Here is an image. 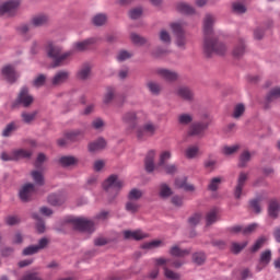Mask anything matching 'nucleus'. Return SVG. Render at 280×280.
Returning <instances> with one entry per match:
<instances>
[{"label": "nucleus", "instance_id": "1", "mask_svg": "<svg viewBox=\"0 0 280 280\" xmlns=\"http://www.w3.org/2000/svg\"><path fill=\"white\" fill-rule=\"evenodd\" d=\"M213 23L215 16L207 14L203 19V54L211 56H224L226 54V45L213 34Z\"/></svg>", "mask_w": 280, "mask_h": 280}, {"label": "nucleus", "instance_id": "2", "mask_svg": "<svg viewBox=\"0 0 280 280\" xmlns=\"http://www.w3.org/2000/svg\"><path fill=\"white\" fill-rule=\"evenodd\" d=\"M46 54L48 58L52 60V67H62L73 56V51L69 50L62 52V47L55 45L54 43H48L46 47Z\"/></svg>", "mask_w": 280, "mask_h": 280}, {"label": "nucleus", "instance_id": "3", "mask_svg": "<svg viewBox=\"0 0 280 280\" xmlns=\"http://www.w3.org/2000/svg\"><path fill=\"white\" fill-rule=\"evenodd\" d=\"M159 132V125L152 120L145 121L143 125L138 127L136 137L139 141H148L151 137H154Z\"/></svg>", "mask_w": 280, "mask_h": 280}, {"label": "nucleus", "instance_id": "4", "mask_svg": "<svg viewBox=\"0 0 280 280\" xmlns=\"http://www.w3.org/2000/svg\"><path fill=\"white\" fill-rule=\"evenodd\" d=\"M154 261L156 266H163L164 275L166 279H171V280L180 279V275L174 272L173 270H170L167 266H173V268H180V266H183V262H180L179 260L172 261L171 259H167V258H155Z\"/></svg>", "mask_w": 280, "mask_h": 280}, {"label": "nucleus", "instance_id": "5", "mask_svg": "<svg viewBox=\"0 0 280 280\" xmlns=\"http://www.w3.org/2000/svg\"><path fill=\"white\" fill-rule=\"evenodd\" d=\"M121 187H124V182L117 177V175H110L104 183L103 189L107 191V194H112V196H117L119 191H121Z\"/></svg>", "mask_w": 280, "mask_h": 280}, {"label": "nucleus", "instance_id": "6", "mask_svg": "<svg viewBox=\"0 0 280 280\" xmlns=\"http://www.w3.org/2000/svg\"><path fill=\"white\" fill-rule=\"evenodd\" d=\"M69 222L73 224L77 231H82L83 233H93L95 231V222L86 218H72Z\"/></svg>", "mask_w": 280, "mask_h": 280}, {"label": "nucleus", "instance_id": "7", "mask_svg": "<svg viewBox=\"0 0 280 280\" xmlns=\"http://www.w3.org/2000/svg\"><path fill=\"white\" fill-rule=\"evenodd\" d=\"M142 117H145V113L143 112H127L122 115V121L129 125L130 130H135L137 124H139V119Z\"/></svg>", "mask_w": 280, "mask_h": 280}, {"label": "nucleus", "instance_id": "8", "mask_svg": "<svg viewBox=\"0 0 280 280\" xmlns=\"http://www.w3.org/2000/svg\"><path fill=\"white\" fill-rule=\"evenodd\" d=\"M18 104H21L24 108H30L32 104H34V96L30 94V90L27 88H22L18 95Z\"/></svg>", "mask_w": 280, "mask_h": 280}, {"label": "nucleus", "instance_id": "9", "mask_svg": "<svg viewBox=\"0 0 280 280\" xmlns=\"http://www.w3.org/2000/svg\"><path fill=\"white\" fill-rule=\"evenodd\" d=\"M248 174L244 172L240 173L237 184L234 188V198H236V200H240V198H242V194L244 191V187L246 186Z\"/></svg>", "mask_w": 280, "mask_h": 280}, {"label": "nucleus", "instance_id": "10", "mask_svg": "<svg viewBox=\"0 0 280 280\" xmlns=\"http://www.w3.org/2000/svg\"><path fill=\"white\" fill-rule=\"evenodd\" d=\"M34 194H36V185L26 184L20 190V198H21V200H23V202H27V201L32 200V196H34Z\"/></svg>", "mask_w": 280, "mask_h": 280}, {"label": "nucleus", "instance_id": "11", "mask_svg": "<svg viewBox=\"0 0 280 280\" xmlns=\"http://www.w3.org/2000/svg\"><path fill=\"white\" fill-rule=\"evenodd\" d=\"M171 27L177 37L176 39L177 47H185L186 40H185V33L183 31V25H180L179 23H173L171 24Z\"/></svg>", "mask_w": 280, "mask_h": 280}, {"label": "nucleus", "instance_id": "12", "mask_svg": "<svg viewBox=\"0 0 280 280\" xmlns=\"http://www.w3.org/2000/svg\"><path fill=\"white\" fill-rule=\"evenodd\" d=\"M19 8V1L10 0L2 5H0V14H8L9 16H14L16 9Z\"/></svg>", "mask_w": 280, "mask_h": 280}, {"label": "nucleus", "instance_id": "13", "mask_svg": "<svg viewBox=\"0 0 280 280\" xmlns=\"http://www.w3.org/2000/svg\"><path fill=\"white\" fill-rule=\"evenodd\" d=\"M1 73L4 80H7V82H10L11 84L16 82V78H19L16 71L14 70V67H12L11 65L4 66L1 70Z\"/></svg>", "mask_w": 280, "mask_h": 280}, {"label": "nucleus", "instance_id": "14", "mask_svg": "<svg viewBox=\"0 0 280 280\" xmlns=\"http://www.w3.org/2000/svg\"><path fill=\"white\" fill-rule=\"evenodd\" d=\"M206 128H207V124L195 122L189 127L188 135L190 137H202V135H205Z\"/></svg>", "mask_w": 280, "mask_h": 280}, {"label": "nucleus", "instance_id": "15", "mask_svg": "<svg viewBox=\"0 0 280 280\" xmlns=\"http://www.w3.org/2000/svg\"><path fill=\"white\" fill-rule=\"evenodd\" d=\"M156 73L166 82H176V80H178V73L172 70L161 68L156 70Z\"/></svg>", "mask_w": 280, "mask_h": 280}, {"label": "nucleus", "instance_id": "16", "mask_svg": "<svg viewBox=\"0 0 280 280\" xmlns=\"http://www.w3.org/2000/svg\"><path fill=\"white\" fill-rule=\"evenodd\" d=\"M125 240H136V242H139L141 240H145L148 237L147 233H143L141 230L138 231H130L127 230L124 232Z\"/></svg>", "mask_w": 280, "mask_h": 280}, {"label": "nucleus", "instance_id": "17", "mask_svg": "<svg viewBox=\"0 0 280 280\" xmlns=\"http://www.w3.org/2000/svg\"><path fill=\"white\" fill-rule=\"evenodd\" d=\"M68 80H69V72L59 71L52 77L51 84L52 86H60V84H65V82H67Z\"/></svg>", "mask_w": 280, "mask_h": 280}, {"label": "nucleus", "instance_id": "18", "mask_svg": "<svg viewBox=\"0 0 280 280\" xmlns=\"http://www.w3.org/2000/svg\"><path fill=\"white\" fill-rule=\"evenodd\" d=\"M175 187H177V189H184V191H196V187L187 183V177L176 178Z\"/></svg>", "mask_w": 280, "mask_h": 280}, {"label": "nucleus", "instance_id": "19", "mask_svg": "<svg viewBox=\"0 0 280 280\" xmlns=\"http://www.w3.org/2000/svg\"><path fill=\"white\" fill-rule=\"evenodd\" d=\"M272 259V252H270L269 249L262 252L260 254V260H259V265L257 266V270H264V268H266V266H268L270 264V260Z\"/></svg>", "mask_w": 280, "mask_h": 280}, {"label": "nucleus", "instance_id": "20", "mask_svg": "<svg viewBox=\"0 0 280 280\" xmlns=\"http://www.w3.org/2000/svg\"><path fill=\"white\" fill-rule=\"evenodd\" d=\"M279 213H280V203L278 200L272 199L269 201V207H268V214L270 218H272L273 220H277V218H279Z\"/></svg>", "mask_w": 280, "mask_h": 280}, {"label": "nucleus", "instance_id": "21", "mask_svg": "<svg viewBox=\"0 0 280 280\" xmlns=\"http://www.w3.org/2000/svg\"><path fill=\"white\" fill-rule=\"evenodd\" d=\"M95 45V38H88L83 42L74 43V51H86L91 46Z\"/></svg>", "mask_w": 280, "mask_h": 280}, {"label": "nucleus", "instance_id": "22", "mask_svg": "<svg viewBox=\"0 0 280 280\" xmlns=\"http://www.w3.org/2000/svg\"><path fill=\"white\" fill-rule=\"evenodd\" d=\"M177 95L178 97H180L182 100H185L186 102H191V100H194V92L191 91V89L187 86L178 88Z\"/></svg>", "mask_w": 280, "mask_h": 280}, {"label": "nucleus", "instance_id": "23", "mask_svg": "<svg viewBox=\"0 0 280 280\" xmlns=\"http://www.w3.org/2000/svg\"><path fill=\"white\" fill-rule=\"evenodd\" d=\"M156 156V152L154 151H149L145 160H144V167L149 174L151 172H154V158Z\"/></svg>", "mask_w": 280, "mask_h": 280}, {"label": "nucleus", "instance_id": "24", "mask_svg": "<svg viewBox=\"0 0 280 280\" xmlns=\"http://www.w3.org/2000/svg\"><path fill=\"white\" fill-rule=\"evenodd\" d=\"M104 148H106V140H104V138H98L89 144L90 152H100V150H104Z\"/></svg>", "mask_w": 280, "mask_h": 280}, {"label": "nucleus", "instance_id": "25", "mask_svg": "<svg viewBox=\"0 0 280 280\" xmlns=\"http://www.w3.org/2000/svg\"><path fill=\"white\" fill-rule=\"evenodd\" d=\"M246 54V44H244V39H240L238 44L233 49L234 58H242Z\"/></svg>", "mask_w": 280, "mask_h": 280}, {"label": "nucleus", "instance_id": "26", "mask_svg": "<svg viewBox=\"0 0 280 280\" xmlns=\"http://www.w3.org/2000/svg\"><path fill=\"white\" fill-rule=\"evenodd\" d=\"M198 154H200V147H198V144L189 145L185 150L186 159H196V156H198Z\"/></svg>", "mask_w": 280, "mask_h": 280}, {"label": "nucleus", "instance_id": "27", "mask_svg": "<svg viewBox=\"0 0 280 280\" xmlns=\"http://www.w3.org/2000/svg\"><path fill=\"white\" fill-rule=\"evenodd\" d=\"M48 23H49V18L43 14L36 15L32 20V25H34V27H43V25H47Z\"/></svg>", "mask_w": 280, "mask_h": 280}, {"label": "nucleus", "instance_id": "28", "mask_svg": "<svg viewBox=\"0 0 280 280\" xmlns=\"http://www.w3.org/2000/svg\"><path fill=\"white\" fill-rule=\"evenodd\" d=\"M59 163L62 167H71V165L78 163V159L75 156L66 155L59 159Z\"/></svg>", "mask_w": 280, "mask_h": 280}, {"label": "nucleus", "instance_id": "29", "mask_svg": "<svg viewBox=\"0 0 280 280\" xmlns=\"http://www.w3.org/2000/svg\"><path fill=\"white\" fill-rule=\"evenodd\" d=\"M189 253H191V250L180 249V247H178L176 245L171 247V250H170V255H172L173 257H187V255H189Z\"/></svg>", "mask_w": 280, "mask_h": 280}, {"label": "nucleus", "instance_id": "30", "mask_svg": "<svg viewBox=\"0 0 280 280\" xmlns=\"http://www.w3.org/2000/svg\"><path fill=\"white\" fill-rule=\"evenodd\" d=\"M91 75V65L85 63L78 72L79 80H89Z\"/></svg>", "mask_w": 280, "mask_h": 280}, {"label": "nucleus", "instance_id": "31", "mask_svg": "<svg viewBox=\"0 0 280 280\" xmlns=\"http://www.w3.org/2000/svg\"><path fill=\"white\" fill-rule=\"evenodd\" d=\"M84 137V131L82 130H73L66 133L67 141H79Z\"/></svg>", "mask_w": 280, "mask_h": 280}, {"label": "nucleus", "instance_id": "32", "mask_svg": "<svg viewBox=\"0 0 280 280\" xmlns=\"http://www.w3.org/2000/svg\"><path fill=\"white\" fill-rule=\"evenodd\" d=\"M279 97H280V88L272 89L266 97V102H267L266 108H268V104H271V102H275V100H279Z\"/></svg>", "mask_w": 280, "mask_h": 280}, {"label": "nucleus", "instance_id": "33", "mask_svg": "<svg viewBox=\"0 0 280 280\" xmlns=\"http://www.w3.org/2000/svg\"><path fill=\"white\" fill-rule=\"evenodd\" d=\"M32 156V151L20 149L13 151L14 161H20V159H30Z\"/></svg>", "mask_w": 280, "mask_h": 280}, {"label": "nucleus", "instance_id": "34", "mask_svg": "<svg viewBox=\"0 0 280 280\" xmlns=\"http://www.w3.org/2000/svg\"><path fill=\"white\" fill-rule=\"evenodd\" d=\"M125 209L128 213H138L141 206H139V202L129 199L125 205Z\"/></svg>", "mask_w": 280, "mask_h": 280}, {"label": "nucleus", "instance_id": "35", "mask_svg": "<svg viewBox=\"0 0 280 280\" xmlns=\"http://www.w3.org/2000/svg\"><path fill=\"white\" fill-rule=\"evenodd\" d=\"M178 12H182V14H194L196 11L194 10V7L189 5L188 3L182 2L177 4Z\"/></svg>", "mask_w": 280, "mask_h": 280}, {"label": "nucleus", "instance_id": "36", "mask_svg": "<svg viewBox=\"0 0 280 280\" xmlns=\"http://www.w3.org/2000/svg\"><path fill=\"white\" fill-rule=\"evenodd\" d=\"M143 198V191L141 189L132 188L128 194V200L136 201Z\"/></svg>", "mask_w": 280, "mask_h": 280}, {"label": "nucleus", "instance_id": "37", "mask_svg": "<svg viewBox=\"0 0 280 280\" xmlns=\"http://www.w3.org/2000/svg\"><path fill=\"white\" fill-rule=\"evenodd\" d=\"M207 226H211L214 222H218V209H212L206 215Z\"/></svg>", "mask_w": 280, "mask_h": 280}, {"label": "nucleus", "instance_id": "38", "mask_svg": "<svg viewBox=\"0 0 280 280\" xmlns=\"http://www.w3.org/2000/svg\"><path fill=\"white\" fill-rule=\"evenodd\" d=\"M160 246H163V241L155 240V241H151L148 243H143L141 245V248L147 249V250H152L154 248H159Z\"/></svg>", "mask_w": 280, "mask_h": 280}, {"label": "nucleus", "instance_id": "39", "mask_svg": "<svg viewBox=\"0 0 280 280\" xmlns=\"http://www.w3.org/2000/svg\"><path fill=\"white\" fill-rule=\"evenodd\" d=\"M172 194V188L167 184L160 185V198H170Z\"/></svg>", "mask_w": 280, "mask_h": 280}, {"label": "nucleus", "instance_id": "40", "mask_svg": "<svg viewBox=\"0 0 280 280\" xmlns=\"http://www.w3.org/2000/svg\"><path fill=\"white\" fill-rule=\"evenodd\" d=\"M237 150H240V144H234V145H224L221 150L222 154H224L225 156H231L232 154H235V152H237Z\"/></svg>", "mask_w": 280, "mask_h": 280}, {"label": "nucleus", "instance_id": "41", "mask_svg": "<svg viewBox=\"0 0 280 280\" xmlns=\"http://www.w3.org/2000/svg\"><path fill=\"white\" fill-rule=\"evenodd\" d=\"M192 121H194V116L189 114H180L178 116V124H180V126H189V124H191Z\"/></svg>", "mask_w": 280, "mask_h": 280}, {"label": "nucleus", "instance_id": "42", "mask_svg": "<svg viewBox=\"0 0 280 280\" xmlns=\"http://www.w3.org/2000/svg\"><path fill=\"white\" fill-rule=\"evenodd\" d=\"M108 21V18L104 13H98L93 18V24L97 27L104 25Z\"/></svg>", "mask_w": 280, "mask_h": 280}, {"label": "nucleus", "instance_id": "43", "mask_svg": "<svg viewBox=\"0 0 280 280\" xmlns=\"http://www.w3.org/2000/svg\"><path fill=\"white\" fill-rule=\"evenodd\" d=\"M192 261L197 264V266H202V264L207 261V256L202 252L195 253L192 255Z\"/></svg>", "mask_w": 280, "mask_h": 280}, {"label": "nucleus", "instance_id": "44", "mask_svg": "<svg viewBox=\"0 0 280 280\" xmlns=\"http://www.w3.org/2000/svg\"><path fill=\"white\" fill-rule=\"evenodd\" d=\"M36 115H38V112H32V113L23 112L21 114V117L24 124H30L31 121H34V119H36Z\"/></svg>", "mask_w": 280, "mask_h": 280}, {"label": "nucleus", "instance_id": "45", "mask_svg": "<svg viewBox=\"0 0 280 280\" xmlns=\"http://www.w3.org/2000/svg\"><path fill=\"white\" fill-rule=\"evenodd\" d=\"M32 177H33L34 183H36L40 187H43V185H45V177H43V173H40L38 171H33Z\"/></svg>", "mask_w": 280, "mask_h": 280}, {"label": "nucleus", "instance_id": "46", "mask_svg": "<svg viewBox=\"0 0 280 280\" xmlns=\"http://www.w3.org/2000/svg\"><path fill=\"white\" fill-rule=\"evenodd\" d=\"M245 110H246V107L244 106V104H237L234 107L232 117H234V119H240V117L244 115Z\"/></svg>", "mask_w": 280, "mask_h": 280}, {"label": "nucleus", "instance_id": "47", "mask_svg": "<svg viewBox=\"0 0 280 280\" xmlns=\"http://www.w3.org/2000/svg\"><path fill=\"white\" fill-rule=\"evenodd\" d=\"M130 39L135 45H145V43H148V39H145V37H141L137 33H131Z\"/></svg>", "mask_w": 280, "mask_h": 280}, {"label": "nucleus", "instance_id": "48", "mask_svg": "<svg viewBox=\"0 0 280 280\" xmlns=\"http://www.w3.org/2000/svg\"><path fill=\"white\" fill-rule=\"evenodd\" d=\"M62 198H60V196L58 195H49L48 196V203L51 205L52 207H58L60 205H62Z\"/></svg>", "mask_w": 280, "mask_h": 280}, {"label": "nucleus", "instance_id": "49", "mask_svg": "<svg viewBox=\"0 0 280 280\" xmlns=\"http://www.w3.org/2000/svg\"><path fill=\"white\" fill-rule=\"evenodd\" d=\"M147 86L153 95H159V93H161V85L154 81L148 82Z\"/></svg>", "mask_w": 280, "mask_h": 280}, {"label": "nucleus", "instance_id": "50", "mask_svg": "<svg viewBox=\"0 0 280 280\" xmlns=\"http://www.w3.org/2000/svg\"><path fill=\"white\" fill-rule=\"evenodd\" d=\"M248 161H250V152L244 151L240 156V167H246Z\"/></svg>", "mask_w": 280, "mask_h": 280}, {"label": "nucleus", "instance_id": "51", "mask_svg": "<svg viewBox=\"0 0 280 280\" xmlns=\"http://www.w3.org/2000/svg\"><path fill=\"white\" fill-rule=\"evenodd\" d=\"M233 8V12H235L236 14H244L246 12V5H244V3L242 2H234L232 4Z\"/></svg>", "mask_w": 280, "mask_h": 280}, {"label": "nucleus", "instance_id": "52", "mask_svg": "<svg viewBox=\"0 0 280 280\" xmlns=\"http://www.w3.org/2000/svg\"><path fill=\"white\" fill-rule=\"evenodd\" d=\"M45 82H47V77L45 74H39L34 81L33 85L36 86V89H40V86L45 85Z\"/></svg>", "mask_w": 280, "mask_h": 280}, {"label": "nucleus", "instance_id": "53", "mask_svg": "<svg viewBox=\"0 0 280 280\" xmlns=\"http://www.w3.org/2000/svg\"><path fill=\"white\" fill-rule=\"evenodd\" d=\"M246 246H248V242H243L242 244L233 243L231 250L237 255V253H242Z\"/></svg>", "mask_w": 280, "mask_h": 280}, {"label": "nucleus", "instance_id": "54", "mask_svg": "<svg viewBox=\"0 0 280 280\" xmlns=\"http://www.w3.org/2000/svg\"><path fill=\"white\" fill-rule=\"evenodd\" d=\"M222 179L220 177H214L211 179L208 189H210V191H218V187H220Z\"/></svg>", "mask_w": 280, "mask_h": 280}, {"label": "nucleus", "instance_id": "55", "mask_svg": "<svg viewBox=\"0 0 280 280\" xmlns=\"http://www.w3.org/2000/svg\"><path fill=\"white\" fill-rule=\"evenodd\" d=\"M129 58H132V52H128V50H120L117 55L118 62H124L129 60Z\"/></svg>", "mask_w": 280, "mask_h": 280}, {"label": "nucleus", "instance_id": "56", "mask_svg": "<svg viewBox=\"0 0 280 280\" xmlns=\"http://www.w3.org/2000/svg\"><path fill=\"white\" fill-rule=\"evenodd\" d=\"M250 207L255 211V213H261V198L252 200Z\"/></svg>", "mask_w": 280, "mask_h": 280}, {"label": "nucleus", "instance_id": "57", "mask_svg": "<svg viewBox=\"0 0 280 280\" xmlns=\"http://www.w3.org/2000/svg\"><path fill=\"white\" fill-rule=\"evenodd\" d=\"M160 40L162 43H165L166 45H170L172 43V36H170V33L165 30H162L160 32Z\"/></svg>", "mask_w": 280, "mask_h": 280}, {"label": "nucleus", "instance_id": "58", "mask_svg": "<svg viewBox=\"0 0 280 280\" xmlns=\"http://www.w3.org/2000/svg\"><path fill=\"white\" fill-rule=\"evenodd\" d=\"M202 220V214L200 213H195L188 219V223L190 226H196L197 224H200V221Z\"/></svg>", "mask_w": 280, "mask_h": 280}, {"label": "nucleus", "instance_id": "59", "mask_svg": "<svg viewBox=\"0 0 280 280\" xmlns=\"http://www.w3.org/2000/svg\"><path fill=\"white\" fill-rule=\"evenodd\" d=\"M160 167H163L165 174H176V172L178 171V167L175 164H164Z\"/></svg>", "mask_w": 280, "mask_h": 280}, {"label": "nucleus", "instance_id": "60", "mask_svg": "<svg viewBox=\"0 0 280 280\" xmlns=\"http://www.w3.org/2000/svg\"><path fill=\"white\" fill-rule=\"evenodd\" d=\"M34 220H37L36 230L39 233H45V221H42L38 214H33Z\"/></svg>", "mask_w": 280, "mask_h": 280}, {"label": "nucleus", "instance_id": "61", "mask_svg": "<svg viewBox=\"0 0 280 280\" xmlns=\"http://www.w3.org/2000/svg\"><path fill=\"white\" fill-rule=\"evenodd\" d=\"M36 253H39L38 247L36 245H31L23 249L22 255L24 256L36 255Z\"/></svg>", "mask_w": 280, "mask_h": 280}, {"label": "nucleus", "instance_id": "62", "mask_svg": "<svg viewBox=\"0 0 280 280\" xmlns=\"http://www.w3.org/2000/svg\"><path fill=\"white\" fill-rule=\"evenodd\" d=\"M142 14H143V9L141 8H136L129 11V16L130 19H133V20L140 19Z\"/></svg>", "mask_w": 280, "mask_h": 280}, {"label": "nucleus", "instance_id": "63", "mask_svg": "<svg viewBox=\"0 0 280 280\" xmlns=\"http://www.w3.org/2000/svg\"><path fill=\"white\" fill-rule=\"evenodd\" d=\"M172 159V153L170 151H164L160 155V162L159 165H165V161H170Z\"/></svg>", "mask_w": 280, "mask_h": 280}, {"label": "nucleus", "instance_id": "64", "mask_svg": "<svg viewBox=\"0 0 280 280\" xmlns=\"http://www.w3.org/2000/svg\"><path fill=\"white\" fill-rule=\"evenodd\" d=\"M15 128H16V125L14 122L9 124L2 131L3 137H10V135L14 132Z\"/></svg>", "mask_w": 280, "mask_h": 280}]
</instances>
